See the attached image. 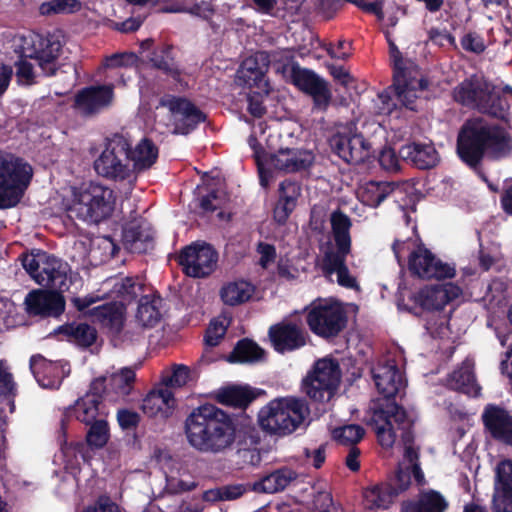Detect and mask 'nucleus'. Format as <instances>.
<instances>
[{
  "mask_svg": "<svg viewBox=\"0 0 512 512\" xmlns=\"http://www.w3.org/2000/svg\"><path fill=\"white\" fill-rule=\"evenodd\" d=\"M91 317L111 339H120L126 321V307L122 303L107 302L89 310Z\"/></svg>",
  "mask_w": 512,
  "mask_h": 512,
  "instance_id": "4be33fe9",
  "label": "nucleus"
},
{
  "mask_svg": "<svg viewBox=\"0 0 512 512\" xmlns=\"http://www.w3.org/2000/svg\"><path fill=\"white\" fill-rule=\"evenodd\" d=\"M393 88L394 94L397 98L400 107H405L411 111H416V86L413 80L406 77V72L401 70L393 75V84L390 86Z\"/></svg>",
  "mask_w": 512,
  "mask_h": 512,
  "instance_id": "c03bdc74",
  "label": "nucleus"
},
{
  "mask_svg": "<svg viewBox=\"0 0 512 512\" xmlns=\"http://www.w3.org/2000/svg\"><path fill=\"white\" fill-rule=\"evenodd\" d=\"M448 502L444 496L433 489L421 492L417 499L404 501L401 512H445Z\"/></svg>",
  "mask_w": 512,
  "mask_h": 512,
  "instance_id": "f704fd0d",
  "label": "nucleus"
},
{
  "mask_svg": "<svg viewBox=\"0 0 512 512\" xmlns=\"http://www.w3.org/2000/svg\"><path fill=\"white\" fill-rule=\"evenodd\" d=\"M158 147L149 138H143L134 149L130 145L129 163L132 162V171H145L150 169L158 159Z\"/></svg>",
  "mask_w": 512,
  "mask_h": 512,
  "instance_id": "ea45409f",
  "label": "nucleus"
},
{
  "mask_svg": "<svg viewBox=\"0 0 512 512\" xmlns=\"http://www.w3.org/2000/svg\"><path fill=\"white\" fill-rule=\"evenodd\" d=\"M481 419L485 430L494 440L512 446V414L506 408L487 404Z\"/></svg>",
  "mask_w": 512,
  "mask_h": 512,
  "instance_id": "412c9836",
  "label": "nucleus"
},
{
  "mask_svg": "<svg viewBox=\"0 0 512 512\" xmlns=\"http://www.w3.org/2000/svg\"><path fill=\"white\" fill-rule=\"evenodd\" d=\"M116 416L120 428L124 431L135 430L141 421L138 412L127 408L118 409Z\"/></svg>",
  "mask_w": 512,
  "mask_h": 512,
  "instance_id": "e2e57ef3",
  "label": "nucleus"
},
{
  "mask_svg": "<svg viewBox=\"0 0 512 512\" xmlns=\"http://www.w3.org/2000/svg\"><path fill=\"white\" fill-rule=\"evenodd\" d=\"M227 332V326L222 321L212 320L204 335V344L210 348L218 346Z\"/></svg>",
  "mask_w": 512,
  "mask_h": 512,
  "instance_id": "6e6d98bb",
  "label": "nucleus"
},
{
  "mask_svg": "<svg viewBox=\"0 0 512 512\" xmlns=\"http://www.w3.org/2000/svg\"><path fill=\"white\" fill-rule=\"evenodd\" d=\"M408 268L412 275L424 280L451 279L456 274L454 266L443 262L422 243L409 254Z\"/></svg>",
  "mask_w": 512,
  "mask_h": 512,
  "instance_id": "f8f14e48",
  "label": "nucleus"
},
{
  "mask_svg": "<svg viewBox=\"0 0 512 512\" xmlns=\"http://www.w3.org/2000/svg\"><path fill=\"white\" fill-rule=\"evenodd\" d=\"M114 99V85H90L74 96L73 108L84 117L98 114L109 107Z\"/></svg>",
  "mask_w": 512,
  "mask_h": 512,
  "instance_id": "dca6fc26",
  "label": "nucleus"
},
{
  "mask_svg": "<svg viewBox=\"0 0 512 512\" xmlns=\"http://www.w3.org/2000/svg\"><path fill=\"white\" fill-rule=\"evenodd\" d=\"M445 386L469 397H478L481 386L477 383L473 364L465 360L445 378Z\"/></svg>",
  "mask_w": 512,
  "mask_h": 512,
  "instance_id": "cd10ccee",
  "label": "nucleus"
},
{
  "mask_svg": "<svg viewBox=\"0 0 512 512\" xmlns=\"http://www.w3.org/2000/svg\"><path fill=\"white\" fill-rule=\"evenodd\" d=\"M373 379L385 401L394 399L403 385V375L394 361L379 365L373 371Z\"/></svg>",
  "mask_w": 512,
  "mask_h": 512,
  "instance_id": "c756f323",
  "label": "nucleus"
},
{
  "mask_svg": "<svg viewBox=\"0 0 512 512\" xmlns=\"http://www.w3.org/2000/svg\"><path fill=\"white\" fill-rule=\"evenodd\" d=\"M493 512H512V488H494Z\"/></svg>",
  "mask_w": 512,
  "mask_h": 512,
  "instance_id": "4d7b16f0",
  "label": "nucleus"
},
{
  "mask_svg": "<svg viewBox=\"0 0 512 512\" xmlns=\"http://www.w3.org/2000/svg\"><path fill=\"white\" fill-rule=\"evenodd\" d=\"M331 232L334 248H328L322 258V271L324 275L337 274V283L345 288L358 287L357 280L353 277L346 265V258L352 251V238L350 229L352 221L348 215L337 209L330 216Z\"/></svg>",
  "mask_w": 512,
  "mask_h": 512,
  "instance_id": "20e7f679",
  "label": "nucleus"
},
{
  "mask_svg": "<svg viewBox=\"0 0 512 512\" xmlns=\"http://www.w3.org/2000/svg\"><path fill=\"white\" fill-rule=\"evenodd\" d=\"M86 433V443L92 449H101L109 441L110 429L105 416L90 423Z\"/></svg>",
  "mask_w": 512,
  "mask_h": 512,
  "instance_id": "8fccbe9b",
  "label": "nucleus"
},
{
  "mask_svg": "<svg viewBox=\"0 0 512 512\" xmlns=\"http://www.w3.org/2000/svg\"><path fill=\"white\" fill-rule=\"evenodd\" d=\"M340 377L341 371L336 360L319 359L303 379L302 389L313 401L328 402L336 393Z\"/></svg>",
  "mask_w": 512,
  "mask_h": 512,
  "instance_id": "1a4fd4ad",
  "label": "nucleus"
},
{
  "mask_svg": "<svg viewBox=\"0 0 512 512\" xmlns=\"http://www.w3.org/2000/svg\"><path fill=\"white\" fill-rule=\"evenodd\" d=\"M278 200L273 209V219L278 225L286 224L288 218L297 205L301 195V186L298 182L286 179L279 184Z\"/></svg>",
  "mask_w": 512,
  "mask_h": 512,
  "instance_id": "7c9ffc66",
  "label": "nucleus"
},
{
  "mask_svg": "<svg viewBox=\"0 0 512 512\" xmlns=\"http://www.w3.org/2000/svg\"><path fill=\"white\" fill-rule=\"evenodd\" d=\"M16 76L18 80L24 81L27 85H33L36 83L34 67L26 59L20 58L16 63Z\"/></svg>",
  "mask_w": 512,
  "mask_h": 512,
  "instance_id": "774afa93",
  "label": "nucleus"
},
{
  "mask_svg": "<svg viewBox=\"0 0 512 512\" xmlns=\"http://www.w3.org/2000/svg\"><path fill=\"white\" fill-rule=\"evenodd\" d=\"M392 88H388L378 93L377 95V109L378 113L382 115H392L394 112L398 110L399 103L397 98L394 99L391 94Z\"/></svg>",
  "mask_w": 512,
  "mask_h": 512,
  "instance_id": "052dcab7",
  "label": "nucleus"
},
{
  "mask_svg": "<svg viewBox=\"0 0 512 512\" xmlns=\"http://www.w3.org/2000/svg\"><path fill=\"white\" fill-rule=\"evenodd\" d=\"M81 8L82 3L80 0H49L40 5L39 12L44 16L73 14L80 11Z\"/></svg>",
  "mask_w": 512,
  "mask_h": 512,
  "instance_id": "3c124183",
  "label": "nucleus"
},
{
  "mask_svg": "<svg viewBox=\"0 0 512 512\" xmlns=\"http://www.w3.org/2000/svg\"><path fill=\"white\" fill-rule=\"evenodd\" d=\"M32 178L31 166L12 154L0 151V209L16 206Z\"/></svg>",
  "mask_w": 512,
  "mask_h": 512,
  "instance_id": "0eeeda50",
  "label": "nucleus"
},
{
  "mask_svg": "<svg viewBox=\"0 0 512 512\" xmlns=\"http://www.w3.org/2000/svg\"><path fill=\"white\" fill-rule=\"evenodd\" d=\"M139 58L133 52H117L112 55L106 56L103 61V66L108 69L133 67L137 64Z\"/></svg>",
  "mask_w": 512,
  "mask_h": 512,
  "instance_id": "5fc2aeb1",
  "label": "nucleus"
},
{
  "mask_svg": "<svg viewBox=\"0 0 512 512\" xmlns=\"http://www.w3.org/2000/svg\"><path fill=\"white\" fill-rule=\"evenodd\" d=\"M397 188L399 184L393 181H368L359 189L358 198L364 205L376 208Z\"/></svg>",
  "mask_w": 512,
  "mask_h": 512,
  "instance_id": "58836bf2",
  "label": "nucleus"
},
{
  "mask_svg": "<svg viewBox=\"0 0 512 512\" xmlns=\"http://www.w3.org/2000/svg\"><path fill=\"white\" fill-rule=\"evenodd\" d=\"M177 261L185 275L205 278L216 269L218 252L211 244L194 242L180 251Z\"/></svg>",
  "mask_w": 512,
  "mask_h": 512,
  "instance_id": "9b49d317",
  "label": "nucleus"
},
{
  "mask_svg": "<svg viewBox=\"0 0 512 512\" xmlns=\"http://www.w3.org/2000/svg\"><path fill=\"white\" fill-rule=\"evenodd\" d=\"M315 160L312 151L299 148H280L269 157L270 165L279 171L296 173L309 169Z\"/></svg>",
  "mask_w": 512,
  "mask_h": 512,
  "instance_id": "b1692460",
  "label": "nucleus"
},
{
  "mask_svg": "<svg viewBox=\"0 0 512 512\" xmlns=\"http://www.w3.org/2000/svg\"><path fill=\"white\" fill-rule=\"evenodd\" d=\"M365 505L369 509L388 508L396 497L393 489L385 482L368 487L363 492Z\"/></svg>",
  "mask_w": 512,
  "mask_h": 512,
  "instance_id": "49530a36",
  "label": "nucleus"
},
{
  "mask_svg": "<svg viewBox=\"0 0 512 512\" xmlns=\"http://www.w3.org/2000/svg\"><path fill=\"white\" fill-rule=\"evenodd\" d=\"M304 403L294 397L271 400L258 412V424L270 436L284 437L304 421Z\"/></svg>",
  "mask_w": 512,
  "mask_h": 512,
  "instance_id": "39448f33",
  "label": "nucleus"
},
{
  "mask_svg": "<svg viewBox=\"0 0 512 512\" xmlns=\"http://www.w3.org/2000/svg\"><path fill=\"white\" fill-rule=\"evenodd\" d=\"M190 369L184 364H174L170 376L164 379L166 387H182L189 379Z\"/></svg>",
  "mask_w": 512,
  "mask_h": 512,
  "instance_id": "680f3d73",
  "label": "nucleus"
},
{
  "mask_svg": "<svg viewBox=\"0 0 512 512\" xmlns=\"http://www.w3.org/2000/svg\"><path fill=\"white\" fill-rule=\"evenodd\" d=\"M390 485L395 493L396 497L406 491L411 485V471L410 467L402 469L399 467L395 474L385 482Z\"/></svg>",
  "mask_w": 512,
  "mask_h": 512,
  "instance_id": "13d9d810",
  "label": "nucleus"
},
{
  "mask_svg": "<svg viewBox=\"0 0 512 512\" xmlns=\"http://www.w3.org/2000/svg\"><path fill=\"white\" fill-rule=\"evenodd\" d=\"M494 488H512V460L505 459L496 467Z\"/></svg>",
  "mask_w": 512,
  "mask_h": 512,
  "instance_id": "bf43d9fd",
  "label": "nucleus"
},
{
  "mask_svg": "<svg viewBox=\"0 0 512 512\" xmlns=\"http://www.w3.org/2000/svg\"><path fill=\"white\" fill-rule=\"evenodd\" d=\"M130 141L121 134L107 139L105 149L94 161L97 174L113 180H126L131 175L129 163Z\"/></svg>",
  "mask_w": 512,
  "mask_h": 512,
  "instance_id": "9d476101",
  "label": "nucleus"
},
{
  "mask_svg": "<svg viewBox=\"0 0 512 512\" xmlns=\"http://www.w3.org/2000/svg\"><path fill=\"white\" fill-rule=\"evenodd\" d=\"M271 347L279 354H287L304 348L310 336L301 321L282 320L268 329Z\"/></svg>",
  "mask_w": 512,
  "mask_h": 512,
  "instance_id": "ddd939ff",
  "label": "nucleus"
},
{
  "mask_svg": "<svg viewBox=\"0 0 512 512\" xmlns=\"http://www.w3.org/2000/svg\"><path fill=\"white\" fill-rule=\"evenodd\" d=\"M136 373L132 368H122L118 373L112 374L111 385L115 392L122 396H128L133 389Z\"/></svg>",
  "mask_w": 512,
  "mask_h": 512,
  "instance_id": "864d4df0",
  "label": "nucleus"
},
{
  "mask_svg": "<svg viewBox=\"0 0 512 512\" xmlns=\"http://www.w3.org/2000/svg\"><path fill=\"white\" fill-rule=\"evenodd\" d=\"M269 65V54L265 51H258L242 61L237 70V81L248 88L255 87L267 93L269 83L266 74Z\"/></svg>",
  "mask_w": 512,
  "mask_h": 512,
  "instance_id": "6ab92c4d",
  "label": "nucleus"
},
{
  "mask_svg": "<svg viewBox=\"0 0 512 512\" xmlns=\"http://www.w3.org/2000/svg\"><path fill=\"white\" fill-rule=\"evenodd\" d=\"M30 370L38 384L43 388L59 389L65 378L64 366L61 361H51L41 354L31 356Z\"/></svg>",
  "mask_w": 512,
  "mask_h": 512,
  "instance_id": "393cba45",
  "label": "nucleus"
},
{
  "mask_svg": "<svg viewBox=\"0 0 512 512\" xmlns=\"http://www.w3.org/2000/svg\"><path fill=\"white\" fill-rule=\"evenodd\" d=\"M184 432L191 447L207 454L224 453L235 444L241 449L260 442L249 416L230 414L214 404L194 408L185 419Z\"/></svg>",
  "mask_w": 512,
  "mask_h": 512,
  "instance_id": "f257e3e1",
  "label": "nucleus"
},
{
  "mask_svg": "<svg viewBox=\"0 0 512 512\" xmlns=\"http://www.w3.org/2000/svg\"><path fill=\"white\" fill-rule=\"evenodd\" d=\"M161 104L168 107L173 115L175 133L187 135L206 120V115L186 98L172 97L167 101L161 100Z\"/></svg>",
  "mask_w": 512,
  "mask_h": 512,
  "instance_id": "a211bd4d",
  "label": "nucleus"
},
{
  "mask_svg": "<svg viewBox=\"0 0 512 512\" xmlns=\"http://www.w3.org/2000/svg\"><path fill=\"white\" fill-rule=\"evenodd\" d=\"M223 199L220 196V191L216 188H211L205 195L199 199V206L205 212H214L222 207Z\"/></svg>",
  "mask_w": 512,
  "mask_h": 512,
  "instance_id": "0e129e2a",
  "label": "nucleus"
},
{
  "mask_svg": "<svg viewBox=\"0 0 512 512\" xmlns=\"http://www.w3.org/2000/svg\"><path fill=\"white\" fill-rule=\"evenodd\" d=\"M376 434L379 444L383 448H391L396 440V431L393 425L376 422Z\"/></svg>",
  "mask_w": 512,
  "mask_h": 512,
  "instance_id": "69168bd1",
  "label": "nucleus"
},
{
  "mask_svg": "<svg viewBox=\"0 0 512 512\" xmlns=\"http://www.w3.org/2000/svg\"><path fill=\"white\" fill-rule=\"evenodd\" d=\"M298 477L296 471L289 467L278 468L271 473L263 476L254 484V489L263 493H277L285 490L291 482Z\"/></svg>",
  "mask_w": 512,
  "mask_h": 512,
  "instance_id": "4c0bfd02",
  "label": "nucleus"
},
{
  "mask_svg": "<svg viewBox=\"0 0 512 512\" xmlns=\"http://www.w3.org/2000/svg\"><path fill=\"white\" fill-rule=\"evenodd\" d=\"M399 155L404 161L420 170L433 169L440 162V154L431 141L408 143L400 148Z\"/></svg>",
  "mask_w": 512,
  "mask_h": 512,
  "instance_id": "a878e982",
  "label": "nucleus"
},
{
  "mask_svg": "<svg viewBox=\"0 0 512 512\" xmlns=\"http://www.w3.org/2000/svg\"><path fill=\"white\" fill-rule=\"evenodd\" d=\"M62 44L57 36L36 34L32 38L31 47L23 52V57L34 59L45 77L56 75L59 70L58 58Z\"/></svg>",
  "mask_w": 512,
  "mask_h": 512,
  "instance_id": "4468645a",
  "label": "nucleus"
},
{
  "mask_svg": "<svg viewBox=\"0 0 512 512\" xmlns=\"http://www.w3.org/2000/svg\"><path fill=\"white\" fill-rule=\"evenodd\" d=\"M365 435V429L359 424H349L333 431V438L342 445L356 446Z\"/></svg>",
  "mask_w": 512,
  "mask_h": 512,
  "instance_id": "603ef678",
  "label": "nucleus"
},
{
  "mask_svg": "<svg viewBox=\"0 0 512 512\" xmlns=\"http://www.w3.org/2000/svg\"><path fill=\"white\" fill-rule=\"evenodd\" d=\"M512 152V137L499 124L489 123L482 117L467 119L461 126L456 140L459 159L481 179L487 181L483 161H499Z\"/></svg>",
  "mask_w": 512,
  "mask_h": 512,
  "instance_id": "f03ea898",
  "label": "nucleus"
},
{
  "mask_svg": "<svg viewBox=\"0 0 512 512\" xmlns=\"http://www.w3.org/2000/svg\"><path fill=\"white\" fill-rule=\"evenodd\" d=\"M329 143L336 155L353 165L364 163L371 148L370 143L361 133L351 130L338 131L330 138Z\"/></svg>",
  "mask_w": 512,
  "mask_h": 512,
  "instance_id": "2eb2a0df",
  "label": "nucleus"
},
{
  "mask_svg": "<svg viewBox=\"0 0 512 512\" xmlns=\"http://www.w3.org/2000/svg\"><path fill=\"white\" fill-rule=\"evenodd\" d=\"M455 102L502 121L509 118L510 105L506 97L484 76L472 74L452 91Z\"/></svg>",
  "mask_w": 512,
  "mask_h": 512,
  "instance_id": "7ed1b4c3",
  "label": "nucleus"
},
{
  "mask_svg": "<svg viewBox=\"0 0 512 512\" xmlns=\"http://www.w3.org/2000/svg\"><path fill=\"white\" fill-rule=\"evenodd\" d=\"M69 271L70 267L66 262L50 254L46 266L41 270L40 280L37 279V284L51 290L65 292L70 288L71 283Z\"/></svg>",
  "mask_w": 512,
  "mask_h": 512,
  "instance_id": "c85d7f7f",
  "label": "nucleus"
},
{
  "mask_svg": "<svg viewBox=\"0 0 512 512\" xmlns=\"http://www.w3.org/2000/svg\"><path fill=\"white\" fill-rule=\"evenodd\" d=\"M265 358V350L255 341L242 338L235 344L233 350L226 357V361L232 364H252Z\"/></svg>",
  "mask_w": 512,
  "mask_h": 512,
  "instance_id": "79ce46f5",
  "label": "nucleus"
},
{
  "mask_svg": "<svg viewBox=\"0 0 512 512\" xmlns=\"http://www.w3.org/2000/svg\"><path fill=\"white\" fill-rule=\"evenodd\" d=\"M461 46L465 51L475 54H481L485 51L486 46L480 35L475 32H469L461 38Z\"/></svg>",
  "mask_w": 512,
  "mask_h": 512,
  "instance_id": "338daca9",
  "label": "nucleus"
},
{
  "mask_svg": "<svg viewBox=\"0 0 512 512\" xmlns=\"http://www.w3.org/2000/svg\"><path fill=\"white\" fill-rule=\"evenodd\" d=\"M162 298L157 295H143L138 300L136 320L143 327H154L161 319Z\"/></svg>",
  "mask_w": 512,
  "mask_h": 512,
  "instance_id": "a18cd8bd",
  "label": "nucleus"
},
{
  "mask_svg": "<svg viewBox=\"0 0 512 512\" xmlns=\"http://www.w3.org/2000/svg\"><path fill=\"white\" fill-rule=\"evenodd\" d=\"M50 254L41 249H34L30 253H22L19 256V260L25 271L31 276V278L37 283V279L40 280L41 270L49 259Z\"/></svg>",
  "mask_w": 512,
  "mask_h": 512,
  "instance_id": "09e8293b",
  "label": "nucleus"
},
{
  "mask_svg": "<svg viewBox=\"0 0 512 512\" xmlns=\"http://www.w3.org/2000/svg\"><path fill=\"white\" fill-rule=\"evenodd\" d=\"M57 335H63L65 339L82 348L92 346L98 337L97 330L87 323H66L54 330Z\"/></svg>",
  "mask_w": 512,
  "mask_h": 512,
  "instance_id": "e433bc0d",
  "label": "nucleus"
},
{
  "mask_svg": "<svg viewBox=\"0 0 512 512\" xmlns=\"http://www.w3.org/2000/svg\"><path fill=\"white\" fill-rule=\"evenodd\" d=\"M253 287L246 281L232 282L225 285L220 292L222 301L229 306H236L248 301Z\"/></svg>",
  "mask_w": 512,
  "mask_h": 512,
  "instance_id": "de8ad7c7",
  "label": "nucleus"
},
{
  "mask_svg": "<svg viewBox=\"0 0 512 512\" xmlns=\"http://www.w3.org/2000/svg\"><path fill=\"white\" fill-rule=\"evenodd\" d=\"M258 395L256 388L236 384L222 386L213 392V398L218 404L240 410H246Z\"/></svg>",
  "mask_w": 512,
  "mask_h": 512,
  "instance_id": "bb28decb",
  "label": "nucleus"
},
{
  "mask_svg": "<svg viewBox=\"0 0 512 512\" xmlns=\"http://www.w3.org/2000/svg\"><path fill=\"white\" fill-rule=\"evenodd\" d=\"M100 405L91 395H84L76 400L74 405L69 406L64 417L67 419L75 418L76 420L89 425L90 423L102 418L100 413Z\"/></svg>",
  "mask_w": 512,
  "mask_h": 512,
  "instance_id": "a19ab883",
  "label": "nucleus"
},
{
  "mask_svg": "<svg viewBox=\"0 0 512 512\" xmlns=\"http://www.w3.org/2000/svg\"><path fill=\"white\" fill-rule=\"evenodd\" d=\"M116 196L109 187L91 182L74 193L68 208L70 217L88 224H98L108 219L115 208Z\"/></svg>",
  "mask_w": 512,
  "mask_h": 512,
  "instance_id": "423d86ee",
  "label": "nucleus"
},
{
  "mask_svg": "<svg viewBox=\"0 0 512 512\" xmlns=\"http://www.w3.org/2000/svg\"><path fill=\"white\" fill-rule=\"evenodd\" d=\"M291 81L294 86L312 97L318 108H327L331 101V91L327 82L314 71L301 68L297 63L291 67Z\"/></svg>",
  "mask_w": 512,
  "mask_h": 512,
  "instance_id": "f3484780",
  "label": "nucleus"
},
{
  "mask_svg": "<svg viewBox=\"0 0 512 512\" xmlns=\"http://www.w3.org/2000/svg\"><path fill=\"white\" fill-rule=\"evenodd\" d=\"M176 406L173 392L165 387L151 390L143 399L141 409L148 417L169 418Z\"/></svg>",
  "mask_w": 512,
  "mask_h": 512,
  "instance_id": "2f4dec72",
  "label": "nucleus"
},
{
  "mask_svg": "<svg viewBox=\"0 0 512 512\" xmlns=\"http://www.w3.org/2000/svg\"><path fill=\"white\" fill-rule=\"evenodd\" d=\"M122 243L131 253H146L153 245V233L148 226L130 222L123 227Z\"/></svg>",
  "mask_w": 512,
  "mask_h": 512,
  "instance_id": "473e14b6",
  "label": "nucleus"
},
{
  "mask_svg": "<svg viewBox=\"0 0 512 512\" xmlns=\"http://www.w3.org/2000/svg\"><path fill=\"white\" fill-rule=\"evenodd\" d=\"M373 418L375 422H384L386 425H395L397 429L405 426H413V421L409 419L406 410L395 402V399L385 401L375 409Z\"/></svg>",
  "mask_w": 512,
  "mask_h": 512,
  "instance_id": "37998d69",
  "label": "nucleus"
},
{
  "mask_svg": "<svg viewBox=\"0 0 512 512\" xmlns=\"http://www.w3.org/2000/svg\"><path fill=\"white\" fill-rule=\"evenodd\" d=\"M304 313L310 331L325 340L338 337L348 324L347 311L339 302L314 301Z\"/></svg>",
  "mask_w": 512,
  "mask_h": 512,
  "instance_id": "6e6552de",
  "label": "nucleus"
},
{
  "mask_svg": "<svg viewBox=\"0 0 512 512\" xmlns=\"http://www.w3.org/2000/svg\"><path fill=\"white\" fill-rule=\"evenodd\" d=\"M173 50L174 47L169 44L157 46L148 55V61L153 68L178 82L181 79L182 71L175 60Z\"/></svg>",
  "mask_w": 512,
  "mask_h": 512,
  "instance_id": "c9c22d12",
  "label": "nucleus"
},
{
  "mask_svg": "<svg viewBox=\"0 0 512 512\" xmlns=\"http://www.w3.org/2000/svg\"><path fill=\"white\" fill-rule=\"evenodd\" d=\"M144 291L145 285L139 276L116 278L111 288V294L117 299L115 302L122 303L124 307L140 299Z\"/></svg>",
  "mask_w": 512,
  "mask_h": 512,
  "instance_id": "72a5a7b5",
  "label": "nucleus"
},
{
  "mask_svg": "<svg viewBox=\"0 0 512 512\" xmlns=\"http://www.w3.org/2000/svg\"><path fill=\"white\" fill-rule=\"evenodd\" d=\"M462 293L459 286L446 283L425 286L410 296V300L418 307L428 311L442 310Z\"/></svg>",
  "mask_w": 512,
  "mask_h": 512,
  "instance_id": "aec40b11",
  "label": "nucleus"
},
{
  "mask_svg": "<svg viewBox=\"0 0 512 512\" xmlns=\"http://www.w3.org/2000/svg\"><path fill=\"white\" fill-rule=\"evenodd\" d=\"M63 292L56 290H33L25 298L27 312L33 316L59 317L65 310Z\"/></svg>",
  "mask_w": 512,
  "mask_h": 512,
  "instance_id": "5701e85b",
  "label": "nucleus"
}]
</instances>
